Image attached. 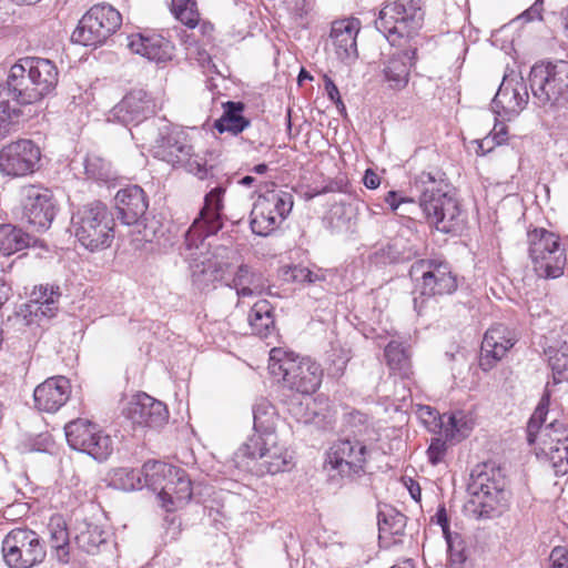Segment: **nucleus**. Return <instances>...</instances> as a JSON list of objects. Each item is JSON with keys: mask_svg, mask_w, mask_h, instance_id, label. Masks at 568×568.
I'll return each instance as SVG.
<instances>
[{"mask_svg": "<svg viewBox=\"0 0 568 568\" xmlns=\"http://www.w3.org/2000/svg\"><path fill=\"white\" fill-rule=\"evenodd\" d=\"M529 84L540 104L555 103L568 91V62L536 63L529 74Z\"/></svg>", "mask_w": 568, "mask_h": 568, "instance_id": "obj_14", "label": "nucleus"}, {"mask_svg": "<svg viewBox=\"0 0 568 568\" xmlns=\"http://www.w3.org/2000/svg\"><path fill=\"white\" fill-rule=\"evenodd\" d=\"M418 416L427 427H437L438 422L443 418L436 409L427 405L418 408Z\"/></svg>", "mask_w": 568, "mask_h": 568, "instance_id": "obj_51", "label": "nucleus"}, {"mask_svg": "<svg viewBox=\"0 0 568 568\" xmlns=\"http://www.w3.org/2000/svg\"><path fill=\"white\" fill-rule=\"evenodd\" d=\"M72 386L69 378L62 375L48 377L33 390L34 407L39 412L53 414L70 399Z\"/></svg>", "mask_w": 568, "mask_h": 568, "instance_id": "obj_22", "label": "nucleus"}, {"mask_svg": "<svg viewBox=\"0 0 568 568\" xmlns=\"http://www.w3.org/2000/svg\"><path fill=\"white\" fill-rule=\"evenodd\" d=\"M403 484L409 491L410 497L415 501L419 503L422 499V489H420L419 484L410 477H404Z\"/></svg>", "mask_w": 568, "mask_h": 568, "instance_id": "obj_56", "label": "nucleus"}, {"mask_svg": "<svg viewBox=\"0 0 568 568\" xmlns=\"http://www.w3.org/2000/svg\"><path fill=\"white\" fill-rule=\"evenodd\" d=\"M390 568H415V565L412 559H404V560L393 565Z\"/></svg>", "mask_w": 568, "mask_h": 568, "instance_id": "obj_62", "label": "nucleus"}, {"mask_svg": "<svg viewBox=\"0 0 568 568\" xmlns=\"http://www.w3.org/2000/svg\"><path fill=\"white\" fill-rule=\"evenodd\" d=\"M9 291L10 288L3 282L0 281V308L8 301Z\"/></svg>", "mask_w": 568, "mask_h": 568, "instance_id": "obj_59", "label": "nucleus"}, {"mask_svg": "<svg viewBox=\"0 0 568 568\" xmlns=\"http://www.w3.org/2000/svg\"><path fill=\"white\" fill-rule=\"evenodd\" d=\"M498 144L493 140V138L488 134L486 138L477 142V155H485L488 152L493 151Z\"/></svg>", "mask_w": 568, "mask_h": 568, "instance_id": "obj_58", "label": "nucleus"}, {"mask_svg": "<svg viewBox=\"0 0 568 568\" xmlns=\"http://www.w3.org/2000/svg\"><path fill=\"white\" fill-rule=\"evenodd\" d=\"M364 185L369 190H375L381 185L379 175L372 169H367L363 178Z\"/></svg>", "mask_w": 568, "mask_h": 568, "instance_id": "obj_57", "label": "nucleus"}, {"mask_svg": "<svg viewBox=\"0 0 568 568\" xmlns=\"http://www.w3.org/2000/svg\"><path fill=\"white\" fill-rule=\"evenodd\" d=\"M32 104L40 102L54 91L59 82L58 67L49 59L32 57Z\"/></svg>", "mask_w": 568, "mask_h": 568, "instance_id": "obj_30", "label": "nucleus"}, {"mask_svg": "<svg viewBox=\"0 0 568 568\" xmlns=\"http://www.w3.org/2000/svg\"><path fill=\"white\" fill-rule=\"evenodd\" d=\"M196 28L199 29V42L201 44H210L214 41L215 27L210 20L203 19L202 14L199 17Z\"/></svg>", "mask_w": 568, "mask_h": 568, "instance_id": "obj_49", "label": "nucleus"}, {"mask_svg": "<svg viewBox=\"0 0 568 568\" xmlns=\"http://www.w3.org/2000/svg\"><path fill=\"white\" fill-rule=\"evenodd\" d=\"M30 244L29 234L11 224L0 225V252L10 256Z\"/></svg>", "mask_w": 568, "mask_h": 568, "instance_id": "obj_35", "label": "nucleus"}, {"mask_svg": "<svg viewBox=\"0 0 568 568\" xmlns=\"http://www.w3.org/2000/svg\"><path fill=\"white\" fill-rule=\"evenodd\" d=\"M123 414L133 425L149 428L161 427L169 419L166 405L146 393L133 395Z\"/></svg>", "mask_w": 568, "mask_h": 568, "instance_id": "obj_21", "label": "nucleus"}, {"mask_svg": "<svg viewBox=\"0 0 568 568\" xmlns=\"http://www.w3.org/2000/svg\"><path fill=\"white\" fill-rule=\"evenodd\" d=\"M60 296L61 295H49V302H41L40 305H37V307L29 312L34 314L36 317L50 320L58 314Z\"/></svg>", "mask_w": 568, "mask_h": 568, "instance_id": "obj_45", "label": "nucleus"}, {"mask_svg": "<svg viewBox=\"0 0 568 568\" xmlns=\"http://www.w3.org/2000/svg\"><path fill=\"white\" fill-rule=\"evenodd\" d=\"M111 480L116 488L125 491L139 490L143 487L148 488L143 466L141 469H133L129 467L116 468L111 475Z\"/></svg>", "mask_w": 568, "mask_h": 568, "instance_id": "obj_36", "label": "nucleus"}, {"mask_svg": "<svg viewBox=\"0 0 568 568\" xmlns=\"http://www.w3.org/2000/svg\"><path fill=\"white\" fill-rule=\"evenodd\" d=\"M225 189L214 187L204 197V205L186 233V240L195 242L216 234L223 227Z\"/></svg>", "mask_w": 568, "mask_h": 568, "instance_id": "obj_18", "label": "nucleus"}, {"mask_svg": "<svg viewBox=\"0 0 568 568\" xmlns=\"http://www.w3.org/2000/svg\"><path fill=\"white\" fill-rule=\"evenodd\" d=\"M254 433L252 435L266 436L275 433L277 415L275 408L268 403H260L254 407Z\"/></svg>", "mask_w": 568, "mask_h": 568, "instance_id": "obj_38", "label": "nucleus"}, {"mask_svg": "<svg viewBox=\"0 0 568 568\" xmlns=\"http://www.w3.org/2000/svg\"><path fill=\"white\" fill-rule=\"evenodd\" d=\"M49 295H61V293L59 292V287L54 290L53 287L48 288V286L43 285L36 286L31 292V300L27 307L30 311L37 307V305H40L41 302H49Z\"/></svg>", "mask_w": 568, "mask_h": 568, "instance_id": "obj_48", "label": "nucleus"}, {"mask_svg": "<svg viewBox=\"0 0 568 568\" xmlns=\"http://www.w3.org/2000/svg\"><path fill=\"white\" fill-rule=\"evenodd\" d=\"M78 541L85 551L91 552L98 546L103 542L101 534H98V528L94 527L92 529H88L87 531H82L80 536H78Z\"/></svg>", "mask_w": 568, "mask_h": 568, "instance_id": "obj_47", "label": "nucleus"}, {"mask_svg": "<svg viewBox=\"0 0 568 568\" xmlns=\"http://www.w3.org/2000/svg\"><path fill=\"white\" fill-rule=\"evenodd\" d=\"M538 448L556 475L568 474V429L564 424L552 422L546 425L541 430Z\"/></svg>", "mask_w": 568, "mask_h": 568, "instance_id": "obj_19", "label": "nucleus"}, {"mask_svg": "<svg viewBox=\"0 0 568 568\" xmlns=\"http://www.w3.org/2000/svg\"><path fill=\"white\" fill-rule=\"evenodd\" d=\"M169 11L178 22L192 30L196 28L201 16L196 0H171Z\"/></svg>", "mask_w": 568, "mask_h": 568, "instance_id": "obj_37", "label": "nucleus"}, {"mask_svg": "<svg viewBox=\"0 0 568 568\" xmlns=\"http://www.w3.org/2000/svg\"><path fill=\"white\" fill-rule=\"evenodd\" d=\"M154 156L174 168H184L201 180L209 176L206 160L194 153L193 145L183 132H171L158 140Z\"/></svg>", "mask_w": 568, "mask_h": 568, "instance_id": "obj_10", "label": "nucleus"}, {"mask_svg": "<svg viewBox=\"0 0 568 568\" xmlns=\"http://www.w3.org/2000/svg\"><path fill=\"white\" fill-rule=\"evenodd\" d=\"M114 209L124 224H138L149 209L148 195L141 186L128 185L116 192Z\"/></svg>", "mask_w": 568, "mask_h": 568, "instance_id": "obj_25", "label": "nucleus"}, {"mask_svg": "<svg viewBox=\"0 0 568 568\" xmlns=\"http://www.w3.org/2000/svg\"><path fill=\"white\" fill-rule=\"evenodd\" d=\"M32 57H22L8 70L6 84L12 98L22 105L32 104Z\"/></svg>", "mask_w": 568, "mask_h": 568, "instance_id": "obj_28", "label": "nucleus"}, {"mask_svg": "<svg viewBox=\"0 0 568 568\" xmlns=\"http://www.w3.org/2000/svg\"><path fill=\"white\" fill-rule=\"evenodd\" d=\"M446 422H442L440 427L446 440L459 443L473 433L477 417L473 412L456 410L444 414Z\"/></svg>", "mask_w": 568, "mask_h": 568, "instance_id": "obj_31", "label": "nucleus"}, {"mask_svg": "<svg viewBox=\"0 0 568 568\" xmlns=\"http://www.w3.org/2000/svg\"><path fill=\"white\" fill-rule=\"evenodd\" d=\"M506 486V476L499 467L490 463L477 466L468 485L467 510L477 519L500 514L507 504Z\"/></svg>", "mask_w": 568, "mask_h": 568, "instance_id": "obj_3", "label": "nucleus"}, {"mask_svg": "<svg viewBox=\"0 0 568 568\" xmlns=\"http://www.w3.org/2000/svg\"><path fill=\"white\" fill-rule=\"evenodd\" d=\"M417 60V44L409 43L403 50H396L385 62L383 68L384 81L393 90L406 88L410 77V70Z\"/></svg>", "mask_w": 568, "mask_h": 568, "instance_id": "obj_24", "label": "nucleus"}, {"mask_svg": "<svg viewBox=\"0 0 568 568\" xmlns=\"http://www.w3.org/2000/svg\"><path fill=\"white\" fill-rule=\"evenodd\" d=\"M369 455L364 443L338 439L326 452L325 466L343 477L361 476L366 471Z\"/></svg>", "mask_w": 568, "mask_h": 568, "instance_id": "obj_17", "label": "nucleus"}, {"mask_svg": "<svg viewBox=\"0 0 568 568\" xmlns=\"http://www.w3.org/2000/svg\"><path fill=\"white\" fill-rule=\"evenodd\" d=\"M250 172L257 175H265L268 172V165L265 163H260L250 169Z\"/></svg>", "mask_w": 568, "mask_h": 568, "instance_id": "obj_60", "label": "nucleus"}, {"mask_svg": "<svg viewBox=\"0 0 568 568\" xmlns=\"http://www.w3.org/2000/svg\"><path fill=\"white\" fill-rule=\"evenodd\" d=\"M268 368L273 375L281 376L292 389L305 395L314 394L323 379L320 364L278 347L270 352Z\"/></svg>", "mask_w": 568, "mask_h": 568, "instance_id": "obj_7", "label": "nucleus"}, {"mask_svg": "<svg viewBox=\"0 0 568 568\" xmlns=\"http://www.w3.org/2000/svg\"><path fill=\"white\" fill-rule=\"evenodd\" d=\"M50 530V545L55 550H62L64 554L65 547L69 542V532L65 526L62 524L60 517L51 518L49 523Z\"/></svg>", "mask_w": 568, "mask_h": 568, "instance_id": "obj_42", "label": "nucleus"}, {"mask_svg": "<svg viewBox=\"0 0 568 568\" xmlns=\"http://www.w3.org/2000/svg\"><path fill=\"white\" fill-rule=\"evenodd\" d=\"M65 437L69 446L85 453L97 460L108 459L113 452V442L100 425L87 418H77L69 422L65 427Z\"/></svg>", "mask_w": 568, "mask_h": 568, "instance_id": "obj_13", "label": "nucleus"}, {"mask_svg": "<svg viewBox=\"0 0 568 568\" xmlns=\"http://www.w3.org/2000/svg\"><path fill=\"white\" fill-rule=\"evenodd\" d=\"M517 339L514 332L503 325L490 326L484 334L478 365L481 371L489 372L506 357L507 353L515 346Z\"/></svg>", "mask_w": 568, "mask_h": 568, "instance_id": "obj_20", "label": "nucleus"}, {"mask_svg": "<svg viewBox=\"0 0 568 568\" xmlns=\"http://www.w3.org/2000/svg\"><path fill=\"white\" fill-rule=\"evenodd\" d=\"M549 364L557 383L568 379V352H555L549 358Z\"/></svg>", "mask_w": 568, "mask_h": 568, "instance_id": "obj_43", "label": "nucleus"}, {"mask_svg": "<svg viewBox=\"0 0 568 568\" xmlns=\"http://www.w3.org/2000/svg\"><path fill=\"white\" fill-rule=\"evenodd\" d=\"M122 24L121 13L111 4L92 6L79 20L71 34L74 43L97 47L105 42Z\"/></svg>", "mask_w": 568, "mask_h": 568, "instance_id": "obj_9", "label": "nucleus"}, {"mask_svg": "<svg viewBox=\"0 0 568 568\" xmlns=\"http://www.w3.org/2000/svg\"><path fill=\"white\" fill-rule=\"evenodd\" d=\"M414 199L399 195L396 191H389L385 195V203L389 205L390 210L396 213L399 205L403 203H414Z\"/></svg>", "mask_w": 568, "mask_h": 568, "instance_id": "obj_53", "label": "nucleus"}, {"mask_svg": "<svg viewBox=\"0 0 568 568\" xmlns=\"http://www.w3.org/2000/svg\"><path fill=\"white\" fill-rule=\"evenodd\" d=\"M148 488L156 494L160 507L166 513L183 509L193 497V483L185 469L150 459L143 464Z\"/></svg>", "mask_w": 568, "mask_h": 568, "instance_id": "obj_2", "label": "nucleus"}, {"mask_svg": "<svg viewBox=\"0 0 568 568\" xmlns=\"http://www.w3.org/2000/svg\"><path fill=\"white\" fill-rule=\"evenodd\" d=\"M128 48L150 61L163 63L172 59L173 44L159 33H132L128 37Z\"/></svg>", "mask_w": 568, "mask_h": 568, "instance_id": "obj_27", "label": "nucleus"}, {"mask_svg": "<svg viewBox=\"0 0 568 568\" xmlns=\"http://www.w3.org/2000/svg\"><path fill=\"white\" fill-rule=\"evenodd\" d=\"M549 568H568V550L565 547H555L549 556Z\"/></svg>", "mask_w": 568, "mask_h": 568, "instance_id": "obj_50", "label": "nucleus"}, {"mask_svg": "<svg viewBox=\"0 0 568 568\" xmlns=\"http://www.w3.org/2000/svg\"><path fill=\"white\" fill-rule=\"evenodd\" d=\"M244 103L227 101L223 103L224 112L214 123V128L220 132H230L234 135L240 134L250 126V120L243 116Z\"/></svg>", "mask_w": 568, "mask_h": 568, "instance_id": "obj_32", "label": "nucleus"}, {"mask_svg": "<svg viewBox=\"0 0 568 568\" xmlns=\"http://www.w3.org/2000/svg\"><path fill=\"white\" fill-rule=\"evenodd\" d=\"M549 395L542 396L538 406L527 424V442L529 445H535L540 440L541 430L546 427L544 423L548 414Z\"/></svg>", "mask_w": 568, "mask_h": 568, "instance_id": "obj_41", "label": "nucleus"}, {"mask_svg": "<svg viewBox=\"0 0 568 568\" xmlns=\"http://www.w3.org/2000/svg\"><path fill=\"white\" fill-rule=\"evenodd\" d=\"M323 80L325 84V91L329 100L333 101L339 110H345V104L343 103L338 88L334 81L327 74L323 75Z\"/></svg>", "mask_w": 568, "mask_h": 568, "instance_id": "obj_52", "label": "nucleus"}, {"mask_svg": "<svg viewBox=\"0 0 568 568\" xmlns=\"http://www.w3.org/2000/svg\"><path fill=\"white\" fill-rule=\"evenodd\" d=\"M446 438H433L427 450V458L432 465H438L439 463L444 462V458L446 456L448 445H447Z\"/></svg>", "mask_w": 568, "mask_h": 568, "instance_id": "obj_44", "label": "nucleus"}, {"mask_svg": "<svg viewBox=\"0 0 568 568\" xmlns=\"http://www.w3.org/2000/svg\"><path fill=\"white\" fill-rule=\"evenodd\" d=\"M528 253L538 276L558 278L564 274L567 253L560 236L545 227H535L527 233Z\"/></svg>", "mask_w": 568, "mask_h": 568, "instance_id": "obj_8", "label": "nucleus"}, {"mask_svg": "<svg viewBox=\"0 0 568 568\" xmlns=\"http://www.w3.org/2000/svg\"><path fill=\"white\" fill-rule=\"evenodd\" d=\"M291 277L294 282L302 284H313L324 280V275L302 265H295L291 268Z\"/></svg>", "mask_w": 568, "mask_h": 568, "instance_id": "obj_46", "label": "nucleus"}, {"mask_svg": "<svg viewBox=\"0 0 568 568\" xmlns=\"http://www.w3.org/2000/svg\"><path fill=\"white\" fill-rule=\"evenodd\" d=\"M256 182V178H254L253 175H246L239 181V184L243 186H253L255 185Z\"/></svg>", "mask_w": 568, "mask_h": 568, "instance_id": "obj_61", "label": "nucleus"}, {"mask_svg": "<svg viewBox=\"0 0 568 568\" xmlns=\"http://www.w3.org/2000/svg\"><path fill=\"white\" fill-rule=\"evenodd\" d=\"M84 171L88 178L95 181L108 183L116 179V172L113 170L112 164L98 154L87 155Z\"/></svg>", "mask_w": 568, "mask_h": 568, "instance_id": "obj_39", "label": "nucleus"}, {"mask_svg": "<svg viewBox=\"0 0 568 568\" xmlns=\"http://www.w3.org/2000/svg\"><path fill=\"white\" fill-rule=\"evenodd\" d=\"M41 148L31 139H18L0 149V174L8 179H21L34 174L41 168Z\"/></svg>", "mask_w": 568, "mask_h": 568, "instance_id": "obj_12", "label": "nucleus"}, {"mask_svg": "<svg viewBox=\"0 0 568 568\" xmlns=\"http://www.w3.org/2000/svg\"><path fill=\"white\" fill-rule=\"evenodd\" d=\"M2 554L10 568H32L45 557L38 535L26 528L13 529L4 537Z\"/></svg>", "mask_w": 568, "mask_h": 568, "instance_id": "obj_15", "label": "nucleus"}, {"mask_svg": "<svg viewBox=\"0 0 568 568\" xmlns=\"http://www.w3.org/2000/svg\"><path fill=\"white\" fill-rule=\"evenodd\" d=\"M293 195L282 190H267L258 195L251 211L253 233L267 236L274 232L293 209Z\"/></svg>", "mask_w": 568, "mask_h": 568, "instance_id": "obj_11", "label": "nucleus"}, {"mask_svg": "<svg viewBox=\"0 0 568 568\" xmlns=\"http://www.w3.org/2000/svg\"><path fill=\"white\" fill-rule=\"evenodd\" d=\"M386 363L392 373L402 379H410L413 376V369L409 356L402 346V344L392 341L389 342L384 351Z\"/></svg>", "mask_w": 568, "mask_h": 568, "instance_id": "obj_34", "label": "nucleus"}, {"mask_svg": "<svg viewBox=\"0 0 568 568\" xmlns=\"http://www.w3.org/2000/svg\"><path fill=\"white\" fill-rule=\"evenodd\" d=\"M412 271L420 274L418 287L423 296L450 295L458 287L457 275L446 261L435 258L419 260L414 263Z\"/></svg>", "mask_w": 568, "mask_h": 568, "instance_id": "obj_16", "label": "nucleus"}, {"mask_svg": "<svg viewBox=\"0 0 568 568\" xmlns=\"http://www.w3.org/2000/svg\"><path fill=\"white\" fill-rule=\"evenodd\" d=\"M202 273L209 275V280L211 281H217L222 278V268L220 264L212 258H209L204 263V268L202 270Z\"/></svg>", "mask_w": 568, "mask_h": 568, "instance_id": "obj_54", "label": "nucleus"}, {"mask_svg": "<svg viewBox=\"0 0 568 568\" xmlns=\"http://www.w3.org/2000/svg\"><path fill=\"white\" fill-rule=\"evenodd\" d=\"M420 191L419 207L426 222L443 233L457 230L460 217V206L449 194L450 184L446 174L440 170L423 171L415 180Z\"/></svg>", "mask_w": 568, "mask_h": 568, "instance_id": "obj_1", "label": "nucleus"}, {"mask_svg": "<svg viewBox=\"0 0 568 568\" xmlns=\"http://www.w3.org/2000/svg\"><path fill=\"white\" fill-rule=\"evenodd\" d=\"M423 21L420 0H397L384 6L375 23L392 45L404 47L418 34Z\"/></svg>", "mask_w": 568, "mask_h": 568, "instance_id": "obj_6", "label": "nucleus"}, {"mask_svg": "<svg viewBox=\"0 0 568 568\" xmlns=\"http://www.w3.org/2000/svg\"><path fill=\"white\" fill-rule=\"evenodd\" d=\"M115 112L125 124H139L155 114L156 105L146 91L134 89L124 95Z\"/></svg>", "mask_w": 568, "mask_h": 568, "instance_id": "obj_26", "label": "nucleus"}, {"mask_svg": "<svg viewBox=\"0 0 568 568\" xmlns=\"http://www.w3.org/2000/svg\"><path fill=\"white\" fill-rule=\"evenodd\" d=\"M72 227L78 242L90 252L111 246L115 220L105 203L99 200L80 206L72 216Z\"/></svg>", "mask_w": 568, "mask_h": 568, "instance_id": "obj_5", "label": "nucleus"}, {"mask_svg": "<svg viewBox=\"0 0 568 568\" xmlns=\"http://www.w3.org/2000/svg\"><path fill=\"white\" fill-rule=\"evenodd\" d=\"M233 283L237 295L241 297L260 295L264 291V285L257 283V278L246 265H241L237 268Z\"/></svg>", "mask_w": 568, "mask_h": 568, "instance_id": "obj_40", "label": "nucleus"}, {"mask_svg": "<svg viewBox=\"0 0 568 568\" xmlns=\"http://www.w3.org/2000/svg\"><path fill=\"white\" fill-rule=\"evenodd\" d=\"M489 135L497 144H505L508 140V128L505 123H496Z\"/></svg>", "mask_w": 568, "mask_h": 568, "instance_id": "obj_55", "label": "nucleus"}, {"mask_svg": "<svg viewBox=\"0 0 568 568\" xmlns=\"http://www.w3.org/2000/svg\"><path fill=\"white\" fill-rule=\"evenodd\" d=\"M236 455L257 476L286 471L292 467L294 458L277 434L251 435Z\"/></svg>", "mask_w": 568, "mask_h": 568, "instance_id": "obj_4", "label": "nucleus"}, {"mask_svg": "<svg viewBox=\"0 0 568 568\" xmlns=\"http://www.w3.org/2000/svg\"><path fill=\"white\" fill-rule=\"evenodd\" d=\"M248 323L253 334L267 337L275 331L273 306L267 300H260L252 306Z\"/></svg>", "mask_w": 568, "mask_h": 568, "instance_id": "obj_33", "label": "nucleus"}, {"mask_svg": "<svg viewBox=\"0 0 568 568\" xmlns=\"http://www.w3.org/2000/svg\"><path fill=\"white\" fill-rule=\"evenodd\" d=\"M442 530H443V534L445 536V539L447 541L448 545H450V529H449V521L448 520H444V525L442 527Z\"/></svg>", "mask_w": 568, "mask_h": 568, "instance_id": "obj_63", "label": "nucleus"}, {"mask_svg": "<svg viewBox=\"0 0 568 568\" xmlns=\"http://www.w3.org/2000/svg\"><path fill=\"white\" fill-rule=\"evenodd\" d=\"M23 215L37 231L48 229L54 217L51 192L36 185L24 187Z\"/></svg>", "mask_w": 568, "mask_h": 568, "instance_id": "obj_23", "label": "nucleus"}, {"mask_svg": "<svg viewBox=\"0 0 568 568\" xmlns=\"http://www.w3.org/2000/svg\"><path fill=\"white\" fill-rule=\"evenodd\" d=\"M564 37L568 44V10L564 14Z\"/></svg>", "mask_w": 568, "mask_h": 568, "instance_id": "obj_64", "label": "nucleus"}, {"mask_svg": "<svg viewBox=\"0 0 568 568\" xmlns=\"http://www.w3.org/2000/svg\"><path fill=\"white\" fill-rule=\"evenodd\" d=\"M361 29L358 19H342L334 21L331 29V39L336 55L342 59L357 57L356 38Z\"/></svg>", "mask_w": 568, "mask_h": 568, "instance_id": "obj_29", "label": "nucleus"}]
</instances>
